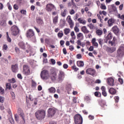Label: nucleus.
Wrapping results in <instances>:
<instances>
[{"label":"nucleus","mask_w":124,"mask_h":124,"mask_svg":"<svg viewBox=\"0 0 124 124\" xmlns=\"http://www.w3.org/2000/svg\"><path fill=\"white\" fill-rule=\"evenodd\" d=\"M48 91L50 93H56V88L52 87L48 89Z\"/></svg>","instance_id":"obj_27"},{"label":"nucleus","mask_w":124,"mask_h":124,"mask_svg":"<svg viewBox=\"0 0 124 124\" xmlns=\"http://www.w3.org/2000/svg\"><path fill=\"white\" fill-rule=\"evenodd\" d=\"M92 45L94 46L97 48L98 47V43L96 42V39L95 38H93L92 40Z\"/></svg>","instance_id":"obj_19"},{"label":"nucleus","mask_w":124,"mask_h":124,"mask_svg":"<svg viewBox=\"0 0 124 124\" xmlns=\"http://www.w3.org/2000/svg\"><path fill=\"white\" fill-rule=\"evenodd\" d=\"M22 119L23 120L20 122V124H25L26 123L25 118L24 117H22Z\"/></svg>","instance_id":"obj_63"},{"label":"nucleus","mask_w":124,"mask_h":124,"mask_svg":"<svg viewBox=\"0 0 124 124\" xmlns=\"http://www.w3.org/2000/svg\"><path fill=\"white\" fill-rule=\"evenodd\" d=\"M116 50V47H107L106 51L108 52V53H110V54H112V53H114L115 51Z\"/></svg>","instance_id":"obj_15"},{"label":"nucleus","mask_w":124,"mask_h":124,"mask_svg":"<svg viewBox=\"0 0 124 124\" xmlns=\"http://www.w3.org/2000/svg\"><path fill=\"white\" fill-rule=\"evenodd\" d=\"M34 35V32L31 29L29 30L28 31H27L26 36L27 37H32Z\"/></svg>","instance_id":"obj_13"},{"label":"nucleus","mask_w":124,"mask_h":124,"mask_svg":"<svg viewBox=\"0 0 124 124\" xmlns=\"http://www.w3.org/2000/svg\"><path fill=\"white\" fill-rule=\"evenodd\" d=\"M71 36H72V39H75L76 38V36H75V33H74V31H72L71 33Z\"/></svg>","instance_id":"obj_46"},{"label":"nucleus","mask_w":124,"mask_h":124,"mask_svg":"<svg viewBox=\"0 0 124 124\" xmlns=\"http://www.w3.org/2000/svg\"><path fill=\"white\" fill-rule=\"evenodd\" d=\"M36 22L37 23V24H38L39 25H42L43 24V20H42V19H41V18H38L36 19Z\"/></svg>","instance_id":"obj_28"},{"label":"nucleus","mask_w":124,"mask_h":124,"mask_svg":"<svg viewBox=\"0 0 124 124\" xmlns=\"http://www.w3.org/2000/svg\"><path fill=\"white\" fill-rule=\"evenodd\" d=\"M46 11L50 12L51 11H55L56 10V7H55L53 4L49 3L46 5Z\"/></svg>","instance_id":"obj_5"},{"label":"nucleus","mask_w":124,"mask_h":124,"mask_svg":"<svg viewBox=\"0 0 124 124\" xmlns=\"http://www.w3.org/2000/svg\"><path fill=\"white\" fill-rule=\"evenodd\" d=\"M78 124H83V117H82V116H81L80 114H78Z\"/></svg>","instance_id":"obj_25"},{"label":"nucleus","mask_w":124,"mask_h":124,"mask_svg":"<svg viewBox=\"0 0 124 124\" xmlns=\"http://www.w3.org/2000/svg\"><path fill=\"white\" fill-rule=\"evenodd\" d=\"M45 115H46V112L43 109L38 110L35 113V116L39 121H42L45 118Z\"/></svg>","instance_id":"obj_1"},{"label":"nucleus","mask_w":124,"mask_h":124,"mask_svg":"<svg viewBox=\"0 0 124 124\" xmlns=\"http://www.w3.org/2000/svg\"><path fill=\"white\" fill-rule=\"evenodd\" d=\"M111 9H112L114 12H116V11H117V8L116 7V6H115V5L112 4L111 5Z\"/></svg>","instance_id":"obj_44"},{"label":"nucleus","mask_w":124,"mask_h":124,"mask_svg":"<svg viewBox=\"0 0 124 124\" xmlns=\"http://www.w3.org/2000/svg\"><path fill=\"white\" fill-rule=\"evenodd\" d=\"M41 78L43 80H48L50 78V74L47 70H44L41 73Z\"/></svg>","instance_id":"obj_2"},{"label":"nucleus","mask_w":124,"mask_h":124,"mask_svg":"<svg viewBox=\"0 0 124 124\" xmlns=\"http://www.w3.org/2000/svg\"><path fill=\"white\" fill-rule=\"evenodd\" d=\"M117 17L119 19H121V20L124 21V15H122V16H121V14H119L117 16Z\"/></svg>","instance_id":"obj_41"},{"label":"nucleus","mask_w":124,"mask_h":124,"mask_svg":"<svg viewBox=\"0 0 124 124\" xmlns=\"http://www.w3.org/2000/svg\"><path fill=\"white\" fill-rule=\"evenodd\" d=\"M69 13H70V14H71V15H73V14L75 13V11H74V10L72 9L69 11Z\"/></svg>","instance_id":"obj_64"},{"label":"nucleus","mask_w":124,"mask_h":124,"mask_svg":"<svg viewBox=\"0 0 124 124\" xmlns=\"http://www.w3.org/2000/svg\"><path fill=\"white\" fill-rule=\"evenodd\" d=\"M102 94L103 95V96H105V97L107 96V93L106 92V91L102 92Z\"/></svg>","instance_id":"obj_59"},{"label":"nucleus","mask_w":124,"mask_h":124,"mask_svg":"<svg viewBox=\"0 0 124 124\" xmlns=\"http://www.w3.org/2000/svg\"><path fill=\"white\" fill-rule=\"evenodd\" d=\"M57 109L54 108H50L48 109V115L50 117H53L56 114Z\"/></svg>","instance_id":"obj_8"},{"label":"nucleus","mask_w":124,"mask_h":124,"mask_svg":"<svg viewBox=\"0 0 124 124\" xmlns=\"http://www.w3.org/2000/svg\"><path fill=\"white\" fill-rule=\"evenodd\" d=\"M101 90L102 92H106V88L105 86H102L101 87Z\"/></svg>","instance_id":"obj_61"},{"label":"nucleus","mask_w":124,"mask_h":124,"mask_svg":"<svg viewBox=\"0 0 124 124\" xmlns=\"http://www.w3.org/2000/svg\"><path fill=\"white\" fill-rule=\"evenodd\" d=\"M97 41L100 46H102V45H103V43H104V41L102 38L98 39Z\"/></svg>","instance_id":"obj_29"},{"label":"nucleus","mask_w":124,"mask_h":124,"mask_svg":"<svg viewBox=\"0 0 124 124\" xmlns=\"http://www.w3.org/2000/svg\"><path fill=\"white\" fill-rule=\"evenodd\" d=\"M62 51H63V53L64 54V55H66L67 54V52L66 51V48H63Z\"/></svg>","instance_id":"obj_62"},{"label":"nucleus","mask_w":124,"mask_h":124,"mask_svg":"<svg viewBox=\"0 0 124 124\" xmlns=\"http://www.w3.org/2000/svg\"><path fill=\"white\" fill-rule=\"evenodd\" d=\"M12 34L16 36L17 34H19V28L16 26H13L11 29Z\"/></svg>","instance_id":"obj_6"},{"label":"nucleus","mask_w":124,"mask_h":124,"mask_svg":"<svg viewBox=\"0 0 124 124\" xmlns=\"http://www.w3.org/2000/svg\"><path fill=\"white\" fill-rule=\"evenodd\" d=\"M100 15H104V16H106L107 15V12H106L105 11H100L99 12Z\"/></svg>","instance_id":"obj_36"},{"label":"nucleus","mask_w":124,"mask_h":124,"mask_svg":"<svg viewBox=\"0 0 124 124\" xmlns=\"http://www.w3.org/2000/svg\"><path fill=\"white\" fill-rule=\"evenodd\" d=\"M108 92L110 94H116L117 93V90L116 89H114L113 88H109Z\"/></svg>","instance_id":"obj_20"},{"label":"nucleus","mask_w":124,"mask_h":124,"mask_svg":"<svg viewBox=\"0 0 124 124\" xmlns=\"http://www.w3.org/2000/svg\"><path fill=\"white\" fill-rule=\"evenodd\" d=\"M11 94L12 96V99H14L15 98V93H14V92H11Z\"/></svg>","instance_id":"obj_55"},{"label":"nucleus","mask_w":124,"mask_h":124,"mask_svg":"<svg viewBox=\"0 0 124 124\" xmlns=\"http://www.w3.org/2000/svg\"><path fill=\"white\" fill-rule=\"evenodd\" d=\"M116 56L119 58H122V57H124V53H123L121 50L118 48L117 50Z\"/></svg>","instance_id":"obj_18"},{"label":"nucleus","mask_w":124,"mask_h":124,"mask_svg":"<svg viewBox=\"0 0 124 124\" xmlns=\"http://www.w3.org/2000/svg\"><path fill=\"white\" fill-rule=\"evenodd\" d=\"M108 44H110L111 46H116V42H113V41H109Z\"/></svg>","instance_id":"obj_43"},{"label":"nucleus","mask_w":124,"mask_h":124,"mask_svg":"<svg viewBox=\"0 0 124 124\" xmlns=\"http://www.w3.org/2000/svg\"><path fill=\"white\" fill-rule=\"evenodd\" d=\"M72 68L73 70L75 71V72H77V71H78V68H77L75 65L72 66Z\"/></svg>","instance_id":"obj_47"},{"label":"nucleus","mask_w":124,"mask_h":124,"mask_svg":"<svg viewBox=\"0 0 124 124\" xmlns=\"http://www.w3.org/2000/svg\"><path fill=\"white\" fill-rule=\"evenodd\" d=\"M8 82L12 84H14V83L16 82V80L15 79V78H13L12 79H8Z\"/></svg>","instance_id":"obj_40"},{"label":"nucleus","mask_w":124,"mask_h":124,"mask_svg":"<svg viewBox=\"0 0 124 124\" xmlns=\"http://www.w3.org/2000/svg\"><path fill=\"white\" fill-rule=\"evenodd\" d=\"M113 38V34L110 32L104 39L105 43H108V41H111Z\"/></svg>","instance_id":"obj_10"},{"label":"nucleus","mask_w":124,"mask_h":124,"mask_svg":"<svg viewBox=\"0 0 124 124\" xmlns=\"http://www.w3.org/2000/svg\"><path fill=\"white\" fill-rule=\"evenodd\" d=\"M86 73L89 75H91L92 76H94V75H95L96 72L94 69L88 68L86 70Z\"/></svg>","instance_id":"obj_9"},{"label":"nucleus","mask_w":124,"mask_h":124,"mask_svg":"<svg viewBox=\"0 0 124 124\" xmlns=\"http://www.w3.org/2000/svg\"><path fill=\"white\" fill-rule=\"evenodd\" d=\"M97 16L98 17V18L99 19L101 23H102V19H101V16H100V15L97 14Z\"/></svg>","instance_id":"obj_60"},{"label":"nucleus","mask_w":124,"mask_h":124,"mask_svg":"<svg viewBox=\"0 0 124 124\" xmlns=\"http://www.w3.org/2000/svg\"><path fill=\"white\" fill-rule=\"evenodd\" d=\"M6 89H8V90H11V84H10V83H6Z\"/></svg>","instance_id":"obj_49"},{"label":"nucleus","mask_w":124,"mask_h":124,"mask_svg":"<svg viewBox=\"0 0 124 124\" xmlns=\"http://www.w3.org/2000/svg\"><path fill=\"white\" fill-rule=\"evenodd\" d=\"M49 78H50L52 82L57 81V80H58V74H57V72L54 70L51 71L49 74Z\"/></svg>","instance_id":"obj_3"},{"label":"nucleus","mask_w":124,"mask_h":124,"mask_svg":"<svg viewBox=\"0 0 124 124\" xmlns=\"http://www.w3.org/2000/svg\"><path fill=\"white\" fill-rule=\"evenodd\" d=\"M78 21L80 24H82V25H86V23H87V21L86 20L81 18H78Z\"/></svg>","instance_id":"obj_26"},{"label":"nucleus","mask_w":124,"mask_h":124,"mask_svg":"<svg viewBox=\"0 0 124 124\" xmlns=\"http://www.w3.org/2000/svg\"><path fill=\"white\" fill-rule=\"evenodd\" d=\"M67 12V10H64L63 12L61 13V15L62 17H64L66 16V13Z\"/></svg>","instance_id":"obj_48"},{"label":"nucleus","mask_w":124,"mask_h":124,"mask_svg":"<svg viewBox=\"0 0 124 124\" xmlns=\"http://www.w3.org/2000/svg\"><path fill=\"white\" fill-rule=\"evenodd\" d=\"M64 77H65V74H64V72L62 71H60L59 74H58V78H57L59 82L62 83V82L63 81Z\"/></svg>","instance_id":"obj_4"},{"label":"nucleus","mask_w":124,"mask_h":124,"mask_svg":"<svg viewBox=\"0 0 124 124\" xmlns=\"http://www.w3.org/2000/svg\"><path fill=\"white\" fill-rule=\"evenodd\" d=\"M15 120L16 122V123H18V122H19V115H18V114H15Z\"/></svg>","instance_id":"obj_42"},{"label":"nucleus","mask_w":124,"mask_h":124,"mask_svg":"<svg viewBox=\"0 0 124 124\" xmlns=\"http://www.w3.org/2000/svg\"><path fill=\"white\" fill-rule=\"evenodd\" d=\"M4 93V89H2V87H0V94H3Z\"/></svg>","instance_id":"obj_52"},{"label":"nucleus","mask_w":124,"mask_h":124,"mask_svg":"<svg viewBox=\"0 0 124 124\" xmlns=\"http://www.w3.org/2000/svg\"><path fill=\"white\" fill-rule=\"evenodd\" d=\"M78 38H79L80 40H82L84 38V36L83 35V33H79L78 34Z\"/></svg>","instance_id":"obj_37"},{"label":"nucleus","mask_w":124,"mask_h":124,"mask_svg":"<svg viewBox=\"0 0 124 124\" xmlns=\"http://www.w3.org/2000/svg\"><path fill=\"white\" fill-rule=\"evenodd\" d=\"M7 6H8V9H9V10H11L12 9V7L11 6V5H10V2H8Z\"/></svg>","instance_id":"obj_56"},{"label":"nucleus","mask_w":124,"mask_h":124,"mask_svg":"<svg viewBox=\"0 0 124 124\" xmlns=\"http://www.w3.org/2000/svg\"><path fill=\"white\" fill-rule=\"evenodd\" d=\"M84 62L83 61H78V67H83L84 66Z\"/></svg>","instance_id":"obj_32"},{"label":"nucleus","mask_w":124,"mask_h":124,"mask_svg":"<svg viewBox=\"0 0 124 124\" xmlns=\"http://www.w3.org/2000/svg\"><path fill=\"white\" fill-rule=\"evenodd\" d=\"M53 23L54 25H56L58 23V16H55L53 19Z\"/></svg>","instance_id":"obj_39"},{"label":"nucleus","mask_w":124,"mask_h":124,"mask_svg":"<svg viewBox=\"0 0 124 124\" xmlns=\"http://www.w3.org/2000/svg\"><path fill=\"white\" fill-rule=\"evenodd\" d=\"M74 121L76 124H78V114L75 115Z\"/></svg>","instance_id":"obj_31"},{"label":"nucleus","mask_w":124,"mask_h":124,"mask_svg":"<svg viewBox=\"0 0 124 124\" xmlns=\"http://www.w3.org/2000/svg\"><path fill=\"white\" fill-rule=\"evenodd\" d=\"M73 91V89L72 88H68V93H71Z\"/></svg>","instance_id":"obj_57"},{"label":"nucleus","mask_w":124,"mask_h":124,"mask_svg":"<svg viewBox=\"0 0 124 124\" xmlns=\"http://www.w3.org/2000/svg\"><path fill=\"white\" fill-rule=\"evenodd\" d=\"M78 45H81L82 47H85V43H83L82 44L81 43V41H80V40H78Z\"/></svg>","instance_id":"obj_51"},{"label":"nucleus","mask_w":124,"mask_h":124,"mask_svg":"<svg viewBox=\"0 0 124 124\" xmlns=\"http://www.w3.org/2000/svg\"><path fill=\"white\" fill-rule=\"evenodd\" d=\"M100 8H101V9H103V10H105V9H106V6L102 4Z\"/></svg>","instance_id":"obj_58"},{"label":"nucleus","mask_w":124,"mask_h":124,"mask_svg":"<svg viewBox=\"0 0 124 124\" xmlns=\"http://www.w3.org/2000/svg\"><path fill=\"white\" fill-rule=\"evenodd\" d=\"M118 49L124 53V44L122 45Z\"/></svg>","instance_id":"obj_38"},{"label":"nucleus","mask_w":124,"mask_h":124,"mask_svg":"<svg viewBox=\"0 0 124 124\" xmlns=\"http://www.w3.org/2000/svg\"><path fill=\"white\" fill-rule=\"evenodd\" d=\"M94 95L96 97H100L101 96V93L100 92H95L94 93Z\"/></svg>","instance_id":"obj_34"},{"label":"nucleus","mask_w":124,"mask_h":124,"mask_svg":"<svg viewBox=\"0 0 124 124\" xmlns=\"http://www.w3.org/2000/svg\"><path fill=\"white\" fill-rule=\"evenodd\" d=\"M96 33L97 35H98L99 36H101L102 34H103V31L100 29H98L96 31Z\"/></svg>","instance_id":"obj_24"},{"label":"nucleus","mask_w":124,"mask_h":124,"mask_svg":"<svg viewBox=\"0 0 124 124\" xmlns=\"http://www.w3.org/2000/svg\"><path fill=\"white\" fill-rule=\"evenodd\" d=\"M58 36L59 38H62V37L63 36V32H62V31H60L59 32H58Z\"/></svg>","instance_id":"obj_33"},{"label":"nucleus","mask_w":124,"mask_h":124,"mask_svg":"<svg viewBox=\"0 0 124 124\" xmlns=\"http://www.w3.org/2000/svg\"><path fill=\"white\" fill-rule=\"evenodd\" d=\"M23 73L26 76L30 75L31 74V70L30 69V67L28 65H24L23 66Z\"/></svg>","instance_id":"obj_7"},{"label":"nucleus","mask_w":124,"mask_h":124,"mask_svg":"<svg viewBox=\"0 0 124 124\" xmlns=\"http://www.w3.org/2000/svg\"><path fill=\"white\" fill-rule=\"evenodd\" d=\"M17 113L19 116L21 117V118L24 117V112H23V110H22V108H19L17 110Z\"/></svg>","instance_id":"obj_21"},{"label":"nucleus","mask_w":124,"mask_h":124,"mask_svg":"<svg viewBox=\"0 0 124 124\" xmlns=\"http://www.w3.org/2000/svg\"><path fill=\"white\" fill-rule=\"evenodd\" d=\"M18 45L19 47L23 49V50H25L26 49V46L25 45V44L23 42H20L19 43Z\"/></svg>","instance_id":"obj_22"},{"label":"nucleus","mask_w":124,"mask_h":124,"mask_svg":"<svg viewBox=\"0 0 124 124\" xmlns=\"http://www.w3.org/2000/svg\"><path fill=\"white\" fill-rule=\"evenodd\" d=\"M69 32H70V29H69V28H65L64 30V33L66 35H67V34H68V33H69Z\"/></svg>","instance_id":"obj_30"},{"label":"nucleus","mask_w":124,"mask_h":124,"mask_svg":"<svg viewBox=\"0 0 124 124\" xmlns=\"http://www.w3.org/2000/svg\"><path fill=\"white\" fill-rule=\"evenodd\" d=\"M66 21L69 23L70 25V28H71V29H72L73 28V26H74V24L73 23L72 19H71V16H67L66 18Z\"/></svg>","instance_id":"obj_11"},{"label":"nucleus","mask_w":124,"mask_h":124,"mask_svg":"<svg viewBox=\"0 0 124 124\" xmlns=\"http://www.w3.org/2000/svg\"><path fill=\"white\" fill-rule=\"evenodd\" d=\"M107 83L109 85V86H110L111 87H113L114 86V78H109L107 79Z\"/></svg>","instance_id":"obj_14"},{"label":"nucleus","mask_w":124,"mask_h":124,"mask_svg":"<svg viewBox=\"0 0 124 124\" xmlns=\"http://www.w3.org/2000/svg\"><path fill=\"white\" fill-rule=\"evenodd\" d=\"M84 99L85 101H87L88 103L90 102L91 100H92V99H91V97H89L88 96H86L85 97Z\"/></svg>","instance_id":"obj_35"},{"label":"nucleus","mask_w":124,"mask_h":124,"mask_svg":"<svg viewBox=\"0 0 124 124\" xmlns=\"http://www.w3.org/2000/svg\"><path fill=\"white\" fill-rule=\"evenodd\" d=\"M12 71L14 73H16V72H18V65H12Z\"/></svg>","instance_id":"obj_16"},{"label":"nucleus","mask_w":124,"mask_h":124,"mask_svg":"<svg viewBox=\"0 0 124 124\" xmlns=\"http://www.w3.org/2000/svg\"><path fill=\"white\" fill-rule=\"evenodd\" d=\"M9 121H10V123H11V124H14L15 123V121H14V119H13V117H12V116H11L9 119Z\"/></svg>","instance_id":"obj_45"},{"label":"nucleus","mask_w":124,"mask_h":124,"mask_svg":"<svg viewBox=\"0 0 124 124\" xmlns=\"http://www.w3.org/2000/svg\"><path fill=\"white\" fill-rule=\"evenodd\" d=\"M20 13L23 15H26V14H27V11L25 10H21L20 11Z\"/></svg>","instance_id":"obj_53"},{"label":"nucleus","mask_w":124,"mask_h":124,"mask_svg":"<svg viewBox=\"0 0 124 124\" xmlns=\"http://www.w3.org/2000/svg\"><path fill=\"white\" fill-rule=\"evenodd\" d=\"M114 23L115 19L114 18H110L108 20V27H112Z\"/></svg>","instance_id":"obj_17"},{"label":"nucleus","mask_w":124,"mask_h":124,"mask_svg":"<svg viewBox=\"0 0 124 124\" xmlns=\"http://www.w3.org/2000/svg\"><path fill=\"white\" fill-rule=\"evenodd\" d=\"M81 31L83 32L84 33H89L90 32V31L88 30L87 29V27L86 26H83L81 28Z\"/></svg>","instance_id":"obj_23"},{"label":"nucleus","mask_w":124,"mask_h":124,"mask_svg":"<svg viewBox=\"0 0 124 124\" xmlns=\"http://www.w3.org/2000/svg\"><path fill=\"white\" fill-rule=\"evenodd\" d=\"M113 32L116 35H119V32H120V29L117 26H114L112 28Z\"/></svg>","instance_id":"obj_12"},{"label":"nucleus","mask_w":124,"mask_h":124,"mask_svg":"<svg viewBox=\"0 0 124 124\" xmlns=\"http://www.w3.org/2000/svg\"><path fill=\"white\" fill-rule=\"evenodd\" d=\"M0 102H1V103H3V102H4V97L0 96Z\"/></svg>","instance_id":"obj_54"},{"label":"nucleus","mask_w":124,"mask_h":124,"mask_svg":"<svg viewBox=\"0 0 124 124\" xmlns=\"http://www.w3.org/2000/svg\"><path fill=\"white\" fill-rule=\"evenodd\" d=\"M114 99L115 100V102L118 103L119 102V100H120V97H119L118 96H116L114 97Z\"/></svg>","instance_id":"obj_50"}]
</instances>
